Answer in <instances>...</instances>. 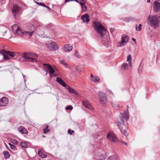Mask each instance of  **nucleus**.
<instances>
[{"instance_id":"1a4fd4ad","label":"nucleus","mask_w":160,"mask_h":160,"mask_svg":"<svg viewBox=\"0 0 160 160\" xmlns=\"http://www.w3.org/2000/svg\"><path fill=\"white\" fill-rule=\"evenodd\" d=\"M13 33L16 35L20 34L21 33V30L19 27L16 24L13 25L11 27Z\"/></svg>"},{"instance_id":"3c124183","label":"nucleus","mask_w":160,"mask_h":160,"mask_svg":"<svg viewBox=\"0 0 160 160\" xmlns=\"http://www.w3.org/2000/svg\"><path fill=\"white\" fill-rule=\"evenodd\" d=\"M122 144H124V145H125L126 146H127L128 145V144H127V143L126 142H125L124 141H122Z\"/></svg>"},{"instance_id":"a211bd4d","label":"nucleus","mask_w":160,"mask_h":160,"mask_svg":"<svg viewBox=\"0 0 160 160\" xmlns=\"http://www.w3.org/2000/svg\"><path fill=\"white\" fill-rule=\"evenodd\" d=\"M72 49V47L69 44H67L64 46L63 49L65 52H70Z\"/></svg>"},{"instance_id":"13d9d810","label":"nucleus","mask_w":160,"mask_h":160,"mask_svg":"<svg viewBox=\"0 0 160 160\" xmlns=\"http://www.w3.org/2000/svg\"><path fill=\"white\" fill-rule=\"evenodd\" d=\"M91 78L92 79L94 76L92 74H91Z\"/></svg>"},{"instance_id":"dca6fc26","label":"nucleus","mask_w":160,"mask_h":160,"mask_svg":"<svg viewBox=\"0 0 160 160\" xmlns=\"http://www.w3.org/2000/svg\"><path fill=\"white\" fill-rule=\"evenodd\" d=\"M102 42L103 44L107 47H108L107 45H110L111 43V41L108 37H107L106 38H103Z\"/></svg>"},{"instance_id":"5fc2aeb1","label":"nucleus","mask_w":160,"mask_h":160,"mask_svg":"<svg viewBox=\"0 0 160 160\" xmlns=\"http://www.w3.org/2000/svg\"><path fill=\"white\" fill-rule=\"evenodd\" d=\"M132 40L134 42H135L136 43V39H135V38H132Z\"/></svg>"},{"instance_id":"58836bf2","label":"nucleus","mask_w":160,"mask_h":160,"mask_svg":"<svg viewBox=\"0 0 160 160\" xmlns=\"http://www.w3.org/2000/svg\"><path fill=\"white\" fill-rule=\"evenodd\" d=\"M45 27L47 28H52L53 27V25L51 23H50L47 25H46Z\"/></svg>"},{"instance_id":"e433bc0d","label":"nucleus","mask_w":160,"mask_h":160,"mask_svg":"<svg viewBox=\"0 0 160 160\" xmlns=\"http://www.w3.org/2000/svg\"><path fill=\"white\" fill-rule=\"evenodd\" d=\"M8 144H9V145L10 146V148L14 150H15V149L16 148V146L15 145H13V144H11L10 143H9Z\"/></svg>"},{"instance_id":"6e6d98bb","label":"nucleus","mask_w":160,"mask_h":160,"mask_svg":"<svg viewBox=\"0 0 160 160\" xmlns=\"http://www.w3.org/2000/svg\"><path fill=\"white\" fill-rule=\"evenodd\" d=\"M73 1H75L79 3L80 2L78 1V0H73Z\"/></svg>"},{"instance_id":"20e7f679","label":"nucleus","mask_w":160,"mask_h":160,"mask_svg":"<svg viewBox=\"0 0 160 160\" xmlns=\"http://www.w3.org/2000/svg\"><path fill=\"white\" fill-rule=\"evenodd\" d=\"M93 25L95 29L97 31L99 35L103 37L102 32H105L106 30L102 25L99 22H93Z\"/></svg>"},{"instance_id":"f257e3e1","label":"nucleus","mask_w":160,"mask_h":160,"mask_svg":"<svg viewBox=\"0 0 160 160\" xmlns=\"http://www.w3.org/2000/svg\"><path fill=\"white\" fill-rule=\"evenodd\" d=\"M160 18V17L158 15H149L147 21V23L150 26L155 28L159 26Z\"/></svg>"},{"instance_id":"412c9836","label":"nucleus","mask_w":160,"mask_h":160,"mask_svg":"<svg viewBox=\"0 0 160 160\" xmlns=\"http://www.w3.org/2000/svg\"><path fill=\"white\" fill-rule=\"evenodd\" d=\"M3 53L6 54L12 57H14L15 56L16 53L15 52L5 50H3Z\"/></svg>"},{"instance_id":"5701e85b","label":"nucleus","mask_w":160,"mask_h":160,"mask_svg":"<svg viewBox=\"0 0 160 160\" xmlns=\"http://www.w3.org/2000/svg\"><path fill=\"white\" fill-rule=\"evenodd\" d=\"M50 46L53 50H56L58 49V47L56 42H51L50 43Z\"/></svg>"},{"instance_id":"a878e982","label":"nucleus","mask_w":160,"mask_h":160,"mask_svg":"<svg viewBox=\"0 0 160 160\" xmlns=\"http://www.w3.org/2000/svg\"><path fill=\"white\" fill-rule=\"evenodd\" d=\"M80 4L82 10V12H84L87 11V7L85 5V4H83V3H80Z\"/></svg>"},{"instance_id":"4468645a","label":"nucleus","mask_w":160,"mask_h":160,"mask_svg":"<svg viewBox=\"0 0 160 160\" xmlns=\"http://www.w3.org/2000/svg\"><path fill=\"white\" fill-rule=\"evenodd\" d=\"M82 104L84 107L88 109H91L92 107L88 100L83 101L82 102Z\"/></svg>"},{"instance_id":"680f3d73","label":"nucleus","mask_w":160,"mask_h":160,"mask_svg":"<svg viewBox=\"0 0 160 160\" xmlns=\"http://www.w3.org/2000/svg\"><path fill=\"white\" fill-rule=\"evenodd\" d=\"M5 0H0V2H2L4 1Z\"/></svg>"},{"instance_id":"6e6552de","label":"nucleus","mask_w":160,"mask_h":160,"mask_svg":"<svg viewBox=\"0 0 160 160\" xmlns=\"http://www.w3.org/2000/svg\"><path fill=\"white\" fill-rule=\"evenodd\" d=\"M43 66L45 69H47L50 76H52V74H53L55 72L53 68L50 65L47 64H43Z\"/></svg>"},{"instance_id":"0eeeda50","label":"nucleus","mask_w":160,"mask_h":160,"mask_svg":"<svg viewBox=\"0 0 160 160\" xmlns=\"http://www.w3.org/2000/svg\"><path fill=\"white\" fill-rule=\"evenodd\" d=\"M107 138L111 142H117L118 139L116 135L112 132H109L107 135Z\"/></svg>"},{"instance_id":"c03bdc74","label":"nucleus","mask_w":160,"mask_h":160,"mask_svg":"<svg viewBox=\"0 0 160 160\" xmlns=\"http://www.w3.org/2000/svg\"><path fill=\"white\" fill-rule=\"evenodd\" d=\"M122 132L123 133H124V135L126 137H127V136L128 135V133H127V132L124 129L123 130V131H122Z\"/></svg>"},{"instance_id":"79ce46f5","label":"nucleus","mask_w":160,"mask_h":160,"mask_svg":"<svg viewBox=\"0 0 160 160\" xmlns=\"http://www.w3.org/2000/svg\"><path fill=\"white\" fill-rule=\"evenodd\" d=\"M72 109H73V107L71 105L68 106L67 107H66V110H72Z\"/></svg>"},{"instance_id":"37998d69","label":"nucleus","mask_w":160,"mask_h":160,"mask_svg":"<svg viewBox=\"0 0 160 160\" xmlns=\"http://www.w3.org/2000/svg\"><path fill=\"white\" fill-rule=\"evenodd\" d=\"M34 27V26L32 25H30L29 26H28L27 28V29L29 31H31V27Z\"/></svg>"},{"instance_id":"72a5a7b5","label":"nucleus","mask_w":160,"mask_h":160,"mask_svg":"<svg viewBox=\"0 0 160 160\" xmlns=\"http://www.w3.org/2000/svg\"><path fill=\"white\" fill-rule=\"evenodd\" d=\"M0 53H2L3 54L4 59L5 60H9L10 59L9 57L8 56L7 54H4V53H2V52L0 51Z\"/></svg>"},{"instance_id":"de8ad7c7","label":"nucleus","mask_w":160,"mask_h":160,"mask_svg":"<svg viewBox=\"0 0 160 160\" xmlns=\"http://www.w3.org/2000/svg\"><path fill=\"white\" fill-rule=\"evenodd\" d=\"M68 132L69 134L71 135L72 133L73 132H74V131L73 130L71 131L69 129L68 130Z\"/></svg>"},{"instance_id":"864d4df0","label":"nucleus","mask_w":160,"mask_h":160,"mask_svg":"<svg viewBox=\"0 0 160 160\" xmlns=\"http://www.w3.org/2000/svg\"><path fill=\"white\" fill-rule=\"evenodd\" d=\"M111 32H113L114 31V29L113 28H111L110 29Z\"/></svg>"},{"instance_id":"9d476101","label":"nucleus","mask_w":160,"mask_h":160,"mask_svg":"<svg viewBox=\"0 0 160 160\" xmlns=\"http://www.w3.org/2000/svg\"><path fill=\"white\" fill-rule=\"evenodd\" d=\"M153 10L154 12H158L160 11V3L156 1L154 2L152 5Z\"/></svg>"},{"instance_id":"ddd939ff","label":"nucleus","mask_w":160,"mask_h":160,"mask_svg":"<svg viewBox=\"0 0 160 160\" xmlns=\"http://www.w3.org/2000/svg\"><path fill=\"white\" fill-rule=\"evenodd\" d=\"M8 102V100L7 98L3 97L0 99V106H6Z\"/></svg>"},{"instance_id":"f03ea898","label":"nucleus","mask_w":160,"mask_h":160,"mask_svg":"<svg viewBox=\"0 0 160 160\" xmlns=\"http://www.w3.org/2000/svg\"><path fill=\"white\" fill-rule=\"evenodd\" d=\"M128 118V111H126L123 113L121 114L120 119L117 122L121 131L122 130L123 126L124 125V122L127 121Z\"/></svg>"},{"instance_id":"052dcab7","label":"nucleus","mask_w":160,"mask_h":160,"mask_svg":"<svg viewBox=\"0 0 160 160\" xmlns=\"http://www.w3.org/2000/svg\"><path fill=\"white\" fill-rule=\"evenodd\" d=\"M147 2L148 3H150V0H147Z\"/></svg>"},{"instance_id":"7ed1b4c3","label":"nucleus","mask_w":160,"mask_h":160,"mask_svg":"<svg viewBox=\"0 0 160 160\" xmlns=\"http://www.w3.org/2000/svg\"><path fill=\"white\" fill-rule=\"evenodd\" d=\"M38 55L36 53L32 52H25L23 54L22 58L27 59V61L31 62H36Z\"/></svg>"},{"instance_id":"09e8293b","label":"nucleus","mask_w":160,"mask_h":160,"mask_svg":"<svg viewBox=\"0 0 160 160\" xmlns=\"http://www.w3.org/2000/svg\"><path fill=\"white\" fill-rule=\"evenodd\" d=\"M81 2H80V3H83V4H85L86 3V2L84 0H79Z\"/></svg>"},{"instance_id":"9b49d317","label":"nucleus","mask_w":160,"mask_h":160,"mask_svg":"<svg viewBox=\"0 0 160 160\" xmlns=\"http://www.w3.org/2000/svg\"><path fill=\"white\" fill-rule=\"evenodd\" d=\"M129 38L126 35L123 34L122 36L121 40L120 42H118L119 44V46L122 47L124 46L123 43L128 41Z\"/></svg>"},{"instance_id":"393cba45","label":"nucleus","mask_w":160,"mask_h":160,"mask_svg":"<svg viewBox=\"0 0 160 160\" xmlns=\"http://www.w3.org/2000/svg\"><path fill=\"white\" fill-rule=\"evenodd\" d=\"M38 154L39 156L42 158H45L47 157V156L43 153L42 149L39 150Z\"/></svg>"},{"instance_id":"b1692460","label":"nucleus","mask_w":160,"mask_h":160,"mask_svg":"<svg viewBox=\"0 0 160 160\" xmlns=\"http://www.w3.org/2000/svg\"><path fill=\"white\" fill-rule=\"evenodd\" d=\"M67 89L70 93L74 94L76 95L79 96V94L75 90L72 88L68 86Z\"/></svg>"},{"instance_id":"603ef678","label":"nucleus","mask_w":160,"mask_h":160,"mask_svg":"<svg viewBox=\"0 0 160 160\" xmlns=\"http://www.w3.org/2000/svg\"><path fill=\"white\" fill-rule=\"evenodd\" d=\"M73 1V0H65V3H67L68 2H69L70 1Z\"/></svg>"},{"instance_id":"49530a36","label":"nucleus","mask_w":160,"mask_h":160,"mask_svg":"<svg viewBox=\"0 0 160 160\" xmlns=\"http://www.w3.org/2000/svg\"><path fill=\"white\" fill-rule=\"evenodd\" d=\"M107 93H108L109 94H113L112 92V91L108 89V90L107 91Z\"/></svg>"},{"instance_id":"4c0bfd02","label":"nucleus","mask_w":160,"mask_h":160,"mask_svg":"<svg viewBox=\"0 0 160 160\" xmlns=\"http://www.w3.org/2000/svg\"><path fill=\"white\" fill-rule=\"evenodd\" d=\"M20 146L23 148H26L27 146V144L25 142H21L20 144Z\"/></svg>"},{"instance_id":"7c9ffc66","label":"nucleus","mask_w":160,"mask_h":160,"mask_svg":"<svg viewBox=\"0 0 160 160\" xmlns=\"http://www.w3.org/2000/svg\"><path fill=\"white\" fill-rule=\"evenodd\" d=\"M61 64L65 66L66 68H69V67L68 65L65 62V61L64 60H59Z\"/></svg>"},{"instance_id":"39448f33","label":"nucleus","mask_w":160,"mask_h":160,"mask_svg":"<svg viewBox=\"0 0 160 160\" xmlns=\"http://www.w3.org/2000/svg\"><path fill=\"white\" fill-rule=\"evenodd\" d=\"M98 96L100 103L101 104H106L107 101V97L106 94L102 92H99Z\"/></svg>"},{"instance_id":"f3484780","label":"nucleus","mask_w":160,"mask_h":160,"mask_svg":"<svg viewBox=\"0 0 160 160\" xmlns=\"http://www.w3.org/2000/svg\"><path fill=\"white\" fill-rule=\"evenodd\" d=\"M102 42L103 44L107 47H108L107 45H110L111 43V41L108 37H107L106 38H103Z\"/></svg>"},{"instance_id":"bf43d9fd","label":"nucleus","mask_w":160,"mask_h":160,"mask_svg":"<svg viewBox=\"0 0 160 160\" xmlns=\"http://www.w3.org/2000/svg\"><path fill=\"white\" fill-rule=\"evenodd\" d=\"M42 6H43V7H47V6H46V5H45L43 3V4H42Z\"/></svg>"},{"instance_id":"bb28decb","label":"nucleus","mask_w":160,"mask_h":160,"mask_svg":"<svg viewBox=\"0 0 160 160\" xmlns=\"http://www.w3.org/2000/svg\"><path fill=\"white\" fill-rule=\"evenodd\" d=\"M129 66L126 63H124L122 66V69L123 70H126L128 69Z\"/></svg>"},{"instance_id":"69168bd1","label":"nucleus","mask_w":160,"mask_h":160,"mask_svg":"<svg viewBox=\"0 0 160 160\" xmlns=\"http://www.w3.org/2000/svg\"><path fill=\"white\" fill-rule=\"evenodd\" d=\"M48 9H50V8L48 6H47L46 7Z\"/></svg>"},{"instance_id":"f704fd0d","label":"nucleus","mask_w":160,"mask_h":160,"mask_svg":"<svg viewBox=\"0 0 160 160\" xmlns=\"http://www.w3.org/2000/svg\"><path fill=\"white\" fill-rule=\"evenodd\" d=\"M107 160H117L115 156H112L108 157Z\"/></svg>"},{"instance_id":"473e14b6","label":"nucleus","mask_w":160,"mask_h":160,"mask_svg":"<svg viewBox=\"0 0 160 160\" xmlns=\"http://www.w3.org/2000/svg\"><path fill=\"white\" fill-rule=\"evenodd\" d=\"M48 125H47L45 128L43 129V133H46L48 132H50V130L49 129H48Z\"/></svg>"},{"instance_id":"e2e57ef3","label":"nucleus","mask_w":160,"mask_h":160,"mask_svg":"<svg viewBox=\"0 0 160 160\" xmlns=\"http://www.w3.org/2000/svg\"><path fill=\"white\" fill-rule=\"evenodd\" d=\"M48 72V71L47 70V71H46V75H47V74Z\"/></svg>"},{"instance_id":"cd10ccee","label":"nucleus","mask_w":160,"mask_h":160,"mask_svg":"<svg viewBox=\"0 0 160 160\" xmlns=\"http://www.w3.org/2000/svg\"><path fill=\"white\" fill-rule=\"evenodd\" d=\"M3 153L4 155V158L5 159H7L9 157L10 155L8 152L4 151L3 152Z\"/></svg>"},{"instance_id":"aec40b11","label":"nucleus","mask_w":160,"mask_h":160,"mask_svg":"<svg viewBox=\"0 0 160 160\" xmlns=\"http://www.w3.org/2000/svg\"><path fill=\"white\" fill-rule=\"evenodd\" d=\"M31 31H25L24 32H23L22 33V34L24 33V32L27 33V34L28 35L30 36H32L33 33L34 32V31L35 30V29L34 27H31Z\"/></svg>"},{"instance_id":"423d86ee","label":"nucleus","mask_w":160,"mask_h":160,"mask_svg":"<svg viewBox=\"0 0 160 160\" xmlns=\"http://www.w3.org/2000/svg\"><path fill=\"white\" fill-rule=\"evenodd\" d=\"M20 8L19 6L16 4H14L12 8V12L15 18H16V15L20 12Z\"/></svg>"},{"instance_id":"c9c22d12","label":"nucleus","mask_w":160,"mask_h":160,"mask_svg":"<svg viewBox=\"0 0 160 160\" xmlns=\"http://www.w3.org/2000/svg\"><path fill=\"white\" fill-rule=\"evenodd\" d=\"M112 107L116 109H118L119 107V105L114 103H112Z\"/></svg>"},{"instance_id":"4be33fe9","label":"nucleus","mask_w":160,"mask_h":160,"mask_svg":"<svg viewBox=\"0 0 160 160\" xmlns=\"http://www.w3.org/2000/svg\"><path fill=\"white\" fill-rule=\"evenodd\" d=\"M18 130L19 132H21L23 134H27L28 132L27 130L22 126L18 128Z\"/></svg>"},{"instance_id":"f8f14e48","label":"nucleus","mask_w":160,"mask_h":160,"mask_svg":"<svg viewBox=\"0 0 160 160\" xmlns=\"http://www.w3.org/2000/svg\"><path fill=\"white\" fill-rule=\"evenodd\" d=\"M8 30L7 27L0 26V38L6 36V33Z\"/></svg>"},{"instance_id":"8fccbe9b","label":"nucleus","mask_w":160,"mask_h":160,"mask_svg":"<svg viewBox=\"0 0 160 160\" xmlns=\"http://www.w3.org/2000/svg\"><path fill=\"white\" fill-rule=\"evenodd\" d=\"M35 2L38 4V5H39L42 6V4H43V3L42 2Z\"/></svg>"},{"instance_id":"a18cd8bd","label":"nucleus","mask_w":160,"mask_h":160,"mask_svg":"<svg viewBox=\"0 0 160 160\" xmlns=\"http://www.w3.org/2000/svg\"><path fill=\"white\" fill-rule=\"evenodd\" d=\"M124 21L126 22H128L131 21V19L129 18H127L125 19Z\"/></svg>"},{"instance_id":"ea45409f","label":"nucleus","mask_w":160,"mask_h":160,"mask_svg":"<svg viewBox=\"0 0 160 160\" xmlns=\"http://www.w3.org/2000/svg\"><path fill=\"white\" fill-rule=\"evenodd\" d=\"M11 142L12 143L14 144L17 145L18 144V142L16 140L14 139H12Z\"/></svg>"},{"instance_id":"4d7b16f0","label":"nucleus","mask_w":160,"mask_h":160,"mask_svg":"<svg viewBox=\"0 0 160 160\" xmlns=\"http://www.w3.org/2000/svg\"><path fill=\"white\" fill-rule=\"evenodd\" d=\"M22 76H23V78L24 79V81L25 82V75H24V74H22Z\"/></svg>"},{"instance_id":"2f4dec72","label":"nucleus","mask_w":160,"mask_h":160,"mask_svg":"<svg viewBox=\"0 0 160 160\" xmlns=\"http://www.w3.org/2000/svg\"><path fill=\"white\" fill-rule=\"evenodd\" d=\"M100 80V78L97 76H95L94 78L92 79V80L94 82H97L99 81Z\"/></svg>"},{"instance_id":"2eb2a0df","label":"nucleus","mask_w":160,"mask_h":160,"mask_svg":"<svg viewBox=\"0 0 160 160\" xmlns=\"http://www.w3.org/2000/svg\"><path fill=\"white\" fill-rule=\"evenodd\" d=\"M81 19L83 22L88 23L90 21L89 16L88 14H85L81 17Z\"/></svg>"},{"instance_id":"a19ab883","label":"nucleus","mask_w":160,"mask_h":160,"mask_svg":"<svg viewBox=\"0 0 160 160\" xmlns=\"http://www.w3.org/2000/svg\"><path fill=\"white\" fill-rule=\"evenodd\" d=\"M141 26H142V24H139L138 27V28H137V26L136 25V30L138 31H140L141 29Z\"/></svg>"},{"instance_id":"c756f323","label":"nucleus","mask_w":160,"mask_h":160,"mask_svg":"<svg viewBox=\"0 0 160 160\" xmlns=\"http://www.w3.org/2000/svg\"><path fill=\"white\" fill-rule=\"evenodd\" d=\"M74 56L78 58H81V56L80 55L78 52L77 50H76L74 53Z\"/></svg>"},{"instance_id":"6ab92c4d","label":"nucleus","mask_w":160,"mask_h":160,"mask_svg":"<svg viewBox=\"0 0 160 160\" xmlns=\"http://www.w3.org/2000/svg\"><path fill=\"white\" fill-rule=\"evenodd\" d=\"M56 81L58 83L62 85L63 87H66L67 86L66 84L61 78L57 77L56 78Z\"/></svg>"},{"instance_id":"c85d7f7f","label":"nucleus","mask_w":160,"mask_h":160,"mask_svg":"<svg viewBox=\"0 0 160 160\" xmlns=\"http://www.w3.org/2000/svg\"><path fill=\"white\" fill-rule=\"evenodd\" d=\"M131 59V56L130 55H128L127 58V61L128 62V63H129V66H131L132 64Z\"/></svg>"},{"instance_id":"0e129e2a","label":"nucleus","mask_w":160,"mask_h":160,"mask_svg":"<svg viewBox=\"0 0 160 160\" xmlns=\"http://www.w3.org/2000/svg\"><path fill=\"white\" fill-rule=\"evenodd\" d=\"M54 76L56 77V76H57V75H56V74H54Z\"/></svg>"}]
</instances>
